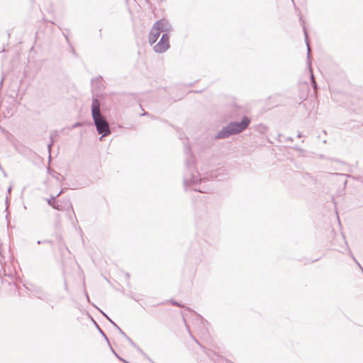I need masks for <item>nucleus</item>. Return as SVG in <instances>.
I'll list each match as a JSON object with an SVG mask.
<instances>
[{
  "label": "nucleus",
  "mask_w": 363,
  "mask_h": 363,
  "mask_svg": "<svg viewBox=\"0 0 363 363\" xmlns=\"http://www.w3.org/2000/svg\"><path fill=\"white\" fill-rule=\"evenodd\" d=\"M43 242H49V241H48V240H45V241H43ZM40 243H42V242H41V241H40V240H38V244H40Z\"/></svg>",
  "instance_id": "29"
},
{
  "label": "nucleus",
  "mask_w": 363,
  "mask_h": 363,
  "mask_svg": "<svg viewBox=\"0 0 363 363\" xmlns=\"http://www.w3.org/2000/svg\"><path fill=\"white\" fill-rule=\"evenodd\" d=\"M311 84L314 90H316L318 88V85L315 81L311 82Z\"/></svg>",
  "instance_id": "21"
},
{
  "label": "nucleus",
  "mask_w": 363,
  "mask_h": 363,
  "mask_svg": "<svg viewBox=\"0 0 363 363\" xmlns=\"http://www.w3.org/2000/svg\"><path fill=\"white\" fill-rule=\"evenodd\" d=\"M53 143H54V140L52 138V135H50V143L48 145V149L49 152H50L51 147L53 145Z\"/></svg>",
  "instance_id": "18"
},
{
  "label": "nucleus",
  "mask_w": 363,
  "mask_h": 363,
  "mask_svg": "<svg viewBox=\"0 0 363 363\" xmlns=\"http://www.w3.org/2000/svg\"><path fill=\"white\" fill-rule=\"evenodd\" d=\"M345 250L346 251H348L349 252V255L352 257V259L354 261V262L356 263L357 262V260L356 259L355 257L354 256V255L352 254V252H351V250H350V248L348 247V246L347 245L346 247H345Z\"/></svg>",
  "instance_id": "13"
},
{
  "label": "nucleus",
  "mask_w": 363,
  "mask_h": 363,
  "mask_svg": "<svg viewBox=\"0 0 363 363\" xmlns=\"http://www.w3.org/2000/svg\"><path fill=\"white\" fill-rule=\"evenodd\" d=\"M66 210L67 211L70 210L72 211V213H73V215H74V220L72 218V217H70V219L72 220V222L73 223V224H74V222L77 221V217L74 215V209H73L72 205V203L70 202H69L67 208Z\"/></svg>",
  "instance_id": "10"
},
{
  "label": "nucleus",
  "mask_w": 363,
  "mask_h": 363,
  "mask_svg": "<svg viewBox=\"0 0 363 363\" xmlns=\"http://www.w3.org/2000/svg\"><path fill=\"white\" fill-rule=\"evenodd\" d=\"M94 324L96 325V326L97 327V329L99 330V329H101V328H99V326L95 321H94Z\"/></svg>",
  "instance_id": "30"
},
{
  "label": "nucleus",
  "mask_w": 363,
  "mask_h": 363,
  "mask_svg": "<svg viewBox=\"0 0 363 363\" xmlns=\"http://www.w3.org/2000/svg\"><path fill=\"white\" fill-rule=\"evenodd\" d=\"M305 33V38H306V45H307V47H308V54H307V58H308V65L310 67V71H311V82H313V81H315V78H314V75L312 72V69H311V63L310 62V48H309V43H308V35H307V33L306 31L305 30L304 31Z\"/></svg>",
  "instance_id": "8"
},
{
  "label": "nucleus",
  "mask_w": 363,
  "mask_h": 363,
  "mask_svg": "<svg viewBox=\"0 0 363 363\" xmlns=\"http://www.w3.org/2000/svg\"><path fill=\"white\" fill-rule=\"evenodd\" d=\"M64 192L63 190H61L58 194H57L56 195H58V196H60L62 193Z\"/></svg>",
  "instance_id": "28"
},
{
  "label": "nucleus",
  "mask_w": 363,
  "mask_h": 363,
  "mask_svg": "<svg viewBox=\"0 0 363 363\" xmlns=\"http://www.w3.org/2000/svg\"><path fill=\"white\" fill-rule=\"evenodd\" d=\"M188 332H189V333L190 336L191 337V338H192V339H193V340H194V341H195L198 345H200V343H199V341H198V340H196V338L192 335V334H191V331H190V330H189V329H188Z\"/></svg>",
  "instance_id": "19"
},
{
  "label": "nucleus",
  "mask_w": 363,
  "mask_h": 363,
  "mask_svg": "<svg viewBox=\"0 0 363 363\" xmlns=\"http://www.w3.org/2000/svg\"><path fill=\"white\" fill-rule=\"evenodd\" d=\"M295 148H296V149H297V150H300V151H303V150H302L301 148H298V147H296Z\"/></svg>",
  "instance_id": "37"
},
{
  "label": "nucleus",
  "mask_w": 363,
  "mask_h": 363,
  "mask_svg": "<svg viewBox=\"0 0 363 363\" xmlns=\"http://www.w3.org/2000/svg\"><path fill=\"white\" fill-rule=\"evenodd\" d=\"M185 160H184V170L183 176L184 186L187 189H192L195 191L201 193H208L209 189L203 186L202 189L196 188L199 182L205 179V177H201L198 170L195 167L196 159L191 152L189 147L186 146L184 148Z\"/></svg>",
  "instance_id": "1"
},
{
  "label": "nucleus",
  "mask_w": 363,
  "mask_h": 363,
  "mask_svg": "<svg viewBox=\"0 0 363 363\" xmlns=\"http://www.w3.org/2000/svg\"><path fill=\"white\" fill-rule=\"evenodd\" d=\"M111 350H112V352H113V354L116 356V355H117V354H116V352L114 351V350H113V348H111Z\"/></svg>",
  "instance_id": "33"
},
{
  "label": "nucleus",
  "mask_w": 363,
  "mask_h": 363,
  "mask_svg": "<svg viewBox=\"0 0 363 363\" xmlns=\"http://www.w3.org/2000/svg\"><path fill=\"white\" fill-rule=\"evenodd\" d=\"M84 294H85V295H86V300H87L88 301H89V296H88V294H87V292H86V291H84Z\"/></svg>",
  "instance_id": "26"
},
{
  "label": "nucleus",
  "mask_w": 363,
  "mask_h": 363,
  "mask_svg": "<svg viewBox=\"0 0 363 363\" xmlns=\"http://www.w3.org/2000/svg\"><path fill=\"white\" fill-rule=\"evenodd\" d=\"M60 174L59 173H57L56 175H54L53 177H55L57 180H59V178L58 177L60 176Z\"/></svg>",
  "instance_id": "27"
},
{
  "label": "nucleus",
  "mask_w": 363,
  "mask_h": 363,
  "mask_svg": "<svg viewBox=\"0 0 363 363\" xmlns=\"http://www.w3.org/2000/svg\"><path fill=\"white\" fill-rule=\"evenodd\" d=\"M288 140H291V141H292V140H293V139H292L291 137L288 138Z\"/></svg>",
  "instance_id": "39"
},
{
  "label": "nucleus",
  "mask_w": 363,
  "mask_h": 363,
  "mask_svg": "<svg viewBox=\"0 0 363 363\" xmlns=\"http://www.w3.org/2000/svg\"><path fill=\"white\" fill-rule=\"evenodd\" d=\"M297 137H298V138H301V137H302V135L299 133L297 135Z\"/></svg>",
  "instance_id": "34"
},
{
  "label": "nucleus",
  "mask_w": 363,
  "mask_h": 363,
  "mask_svg": "<svg viewBox=\"0 0 363 363\" xmlns=\"http://www.w3.org/2000/svg\"><path fill=\"white\" fill-rule=\"evenodd\" d=\"M99 332L105 337L106 340L109 343L108 339L105 335L104 332L101 329H99Z\"/></svg>",
  "instance_id": "20"
},
{
  "label": "nucleus",
  "mask_w": 363,
  "mask_h": 363,
  "mask_svg": "<svg viewBox=\"0 0 363 363\" xmlns=\"http://www.w3.org/2000/svg\"><path fill=\"white\" fill-rule=\"evenodd\" d=\"M202 348L206 355L208 356L212 361H213L215 363H220L219 361L215 359L214 357L216 355L215 352L211 351L206 347H202Z\"/></svg>",
  "instance_id": "9"
},
{
  "label": "nucleus",
  "mask_w": 363,
  "mask_h": 363,
  "mask_svg": "<svg viewBox=\"0 0 363 363\" xmlns=\"http://www.w3.org/2000/svg\"><path fill=\"white\" fill-rule=\"evenodd\" d=\"M169 35L168 33H162L159 42L154 46L155 52L163 53L169 48Z\"/></svg>",
  "instance_id": "4"
},
{
  "label": "nucleus",
  "mask_w": 363,
  "mask_h": 363,
  "mask_svg": "<svg viewBox=\"0 0 363 363\" xmlns=\"http://www.w3.org/2000/svg\"><path fill=\"white\" fill-rule=\"evenodd\" d=\"M116 329L119 331V333H120L121 334H122L123 336H125V337L128 340V341H129L132 345H134V343H133V342L131 340V339H130V338L126 335V334H125V333H124V332L121 329V328H120V327H118Z\"/></svg>",
  "instance_id": "12"
},
{
  "label": "nucleus",
  "mask_w": 363,
  "mask_h": 363,
  "mask_svg": "<svg viewBox=\"0 0 363 363\" xmlns=\"http://www.w3.org/2000/svg\"><path fill=\"white\" fill-rule=\"evenodd\" d=\"M251 120L245 116L240 122L233 121L223 127L215 136L216 139H225L230 135H237L244 131L250 124Z\"/></svg>",
  "instance_id": "3"
},
{
  "label": "nucleus",
  "mask_w": 363,
  "mask_h": 363,
  "mask_svg": "<svg viewBox=\"0 0 363 363\" xmlns=\"http://www.w3.org/2000/svg\"><path fill=\"white\" fill-rule=\"evenodd\" d=\"M185 326H186L187 330L189 329V327L187 326V324H185Z\"/></svg>",
  "instance_id": "43"
},
{
  "label": "nucleus",
  "mask_w": 363,
  "mask_h": 363,
  "mask_svg": "<svg viewBox=\"0 0 363 363\" xmlns=\"http://www.w3.org/2000/svg\"><path fill=\"white\" fill-rule=\"evenodd\" d=\"M154 24L161 33L169 34V33L173 31V27L172 24L167 19H160L157 21Z\"/></svg>",
  "instance_id": "5"
},
{
  "label": "nucleus",
  "mask_w": 363,
  "mask_h": 363,
  "mask_svg": "<svg viewBox=\"0 0 363 363\" xmlns=\"http://www.w3.org/2000/svg\"><path fill=\"white\" fill-rule=\"evenodd\" d=\"M111 350H112V352H113V354L116 356V355H117V354H116V352L114 351V350H113V348H111Z\"/></svg>",
  "instance_id": "32"
},
{
  "label": "nucleus",
  "mask_w": 363,
  "mask_h": 363,
  "mask_svg": "<svg viewBox=\"0 0 363 363\" xmlns=\"http://www.w3.org/2000/svg\"><path fill=\"white\" fill-rule=\"evenodd\" d=\"M100 311L102 313V314L117 328L119 327L117 324H116L105 313H104L102 311L100 310Z\"/></svg>",
  "instance_id": "16"
},
{
  "label": "nucleus",
  "mask_w": 363,
  "mask_h": 363,
  "mask_svg": "<svg viewBox=\"0 0 363 363\" xmlns=\"http://www.w3.org/2000/svg\"><path fill=\"white\" fill-rule=\"evenodd\" d=\"M215 359L219 361L220 363H223V362H226L227 363L230 362V361H227L226 359H224L221 356L216 354V355L214 357Z\"/></svg>",
  "instance_id": "11"
},
{
  "label": "nucleus",
  "mask_w": 363,
  "mask_h": 363,
  "mask_svg": "<svg viewBox=\"0 0 363 363\" xmlns=\"http://www.w3.org/2000/svg\"><path fill=\"white\" fill-rule=\"evenodd\" d=\"M117 358H118L120 360L123 361V362L125 363H128V362H126L125 359H122L120 356H118V354L116 355Z\"/></svg>",
  "instance_id": "25"
},
{
  "label": "nucleus",
  "mask_w": 363,
  "mask_h": 363,
  "mask_svg": "<svg viewBox=\"0 0 363 363\" xmlns=\"http://www.w3.org/2000/svg\"><path fill=\"white\" fill-rule=\"evenodd\" d=\"M342 239L344 240L345 244L347 245V242L345 240V238H342Z\"/></svg>",
  "instance_id": "38"
},
{
  "label": "nucleus",
  "mask_w": 363,
  "mask_h": 363,
  "mask_svg": "<svg viewBox=\"0 0 363 363\" xmlns=\"http://www.w3.org/2000/svg\"><path fill=\"white\" fill-rule=\"evenodd\" d=\"M337 250L339 251V252H341L342 253H345V252L343 250H342L341 249H337Z\"/></svg>",
  "instance_id": "31"
},
{
  "label": "nucleus",
  "mask_w": 363,
  "mask_h": 363,
  "mask_svg": "<svg viewBox=\"0 0 363 363\" xmlns=\"http://www.w3.org/2000/svg\"><path fill=\"white\" fill-rule=\"evenodd\" d=\"M11 191V186H10L9 189H8V192L10 193Z\"/></svg>",
  "instance_id": "35"
},
{
  "label": "nucleus",
  "mask_w": 363,
  "mask_h": 363,
  "mask_svg": "<svg viewBox=\"0 0 363 363\" xmlns=\"http://www.w3.org/2000/svg\"><path fill=\"white\" fill-rule=\"evenodd\" d=\"M357 265L359 267V268L361 269V271L363 273V268L362 267L361 264H359V262L357 261L356 262Z\"/></svg>",
  "instance_id": "23"
},
{
  "label": "nucleus",
  "mask_w": 363,
  "mask_h": 363,
  "mask_svg": "<svg viewBox=\"0 0 363 363\" xmlns=\"http://www.w3.org/2000/svg\"><path fill=\"white\" fill-rule=\"evenodd\" d=\"M170 303L173 305V306H178V307H184V305L181 304L180 303L174 301V300H171L170 301Z\"/></svg>",
  "instance_id": "17"
},
{
  "label": "nucleus",
  "mask_w": 363,
  "mask_h": 363,
  "mask_svg": "<svg viewBox=\"0 0 363 363\" xmlns=\"http://www.w3.org/2000/svg\"><path fill=\"white\" fill-rule=\"evenodd\" d=\"M38 297L39 298L44 299V298H43V296H38Z\"/></svg>",
  "instance_id": "36"
},
{
  "label": "nucleus",
  "mask_w": 363,
  "mask_h": 363,
  "mask_svg": "<svg viewBox=\"0 0 363 363\" xmlns=\"http://www.w3.org/2000/svg\"><path fill=\"white\" fill-rule=\"evenodd\" d=\"M345 250L346 251H348L349 252V255L352 257V259L354 261V262L356 263L357 262V260L356 259L355 257L354 256V255L352 254V252H351V250H350V248L348 247V246L347 245L346 247H345Z\"/></svg>",
  "instance_id": "14"
},
{
  "label": "nucleus",
  "mask_w": 363,
  "mask_h": 363,
  "mask_svg": "<svg viewBox=\"0 0 363 363\" xmlns=\"http://www.w3.org/2000/svg\"><path fill=\"white\" fill-rule=\"evenodd\" d=\"M101 104L99 99L94 98L91 102V116L97 133L101 135L100 140L111 133L110 125L106 118L101 114Z\"/></svg>",
  "instance_id": "2"
},
{
  "label": "nucleus",
  "mask_w": 363,
  "mask_h": 363,
  "mask_svg": "<svg viewBox=\"0 0 363 363\" xmlns=\"http://www.w3.org/2000/svg\"><path fill=\"white\" fill-rule=\"evenodd\" d=\"M65 38H66L67 41H68V38H67V36H66V35H65Z\"/></svg>",
  "instance_id": "42"
},
{
  "label": "nucleus",
  "mask_w": 363,
  "mask_h": 363,
  "mask_svg": "<svg viewBox=\"0 0 363 363\" xmlns=\"http://www.w3.org/2000/svg\"><path fill=\"white\" fill-rule=\"evenodd\" d=\"M160 33L161 32L160 30H158L155 25L153 24L149 33V43L151 45L156 43L160 35Z\"/></svg>",
  "instance_id": "6"
},
{
  "label": "nucleus",
  "mask_w": 363,
  "mask_h": 363,
  "mask_svg": "<svg viewBox=\"0 0 363 363\" xmlns=\"http://www.w3.org/2000/svg\"><path fill=\"white\" fill-rule=\"evenodd\" d=\"M345 250L346 251H348L349 252V255L352 257V259L354 261V262L356 263L357 262V260L356 259L355 257L354 256V255L352 254V252H351V250H350V248L348 247V246L347 245L346 247H345Z\"/></svg>",
  "instance_id": "15"
},
{
  "label": "nucleus",
  "mask_w": 363,
  "mask_h": 363,
  "mask_svg": "<svg viewBox=\"0 0 363 363\" xmlns=\"http://www.w3.org/2000/svg\"><path fill=\"white\" fill-rule=\"evenodd\" d=\"M117 358H118L120 360L123 361V362L125 363H128V362H126L125 359H122L120 356H118V354L116 355Z\"/></svg>",
  "instance_id": "24"
},
{
  "label": "nucleus",
  "mask_w": 363,
  "mask_h": 363,
  "mask_svg": "<svg viewBox=\"0 0 363 363\" xmlns=\"http://www.w3.org/2000/svg\"><path fill=\"white\" fill-rule=\"evenodd\" d=\"M78 125H79V123H77V124H75V125H74V127H77V126H78Z\"/></svg>",
  "instance_id": "41"
},
{
  "label": "nucleus",
  "mask_w": 363,
  "mask_h": 363,
  "mask_svg": "<svg viewBox=\"0 0 363 363\" xmlns=\"http://www.w3.org/2000/svg\"><path fill=\"white\" fill-rule=\"evenodd\" d=\"M259 128H260V131H262V132L265 131V130H266V129H267V128H266V126H265V125H262V124H261V125H259Z\"/></svg>",
  "instance_id": "22"
},
{
  "label": "nucleus",
  "mask_w": 363,
  "mask_h": 363,
  "mask_svg": "<svg viewBox=\"0 0 363 363\" xmlns=\"http://www.w3.org/2000/svg\"><path fill=\"white\" fill-rule=\"evenodd\" d=\"M145 115H147V113L145 112L144 113L142 114V116H145Z\"/></svg>",
  "instance_id": "40"
},
{
  "label": "nucleus",
  "mask_w": 363,
  "mask_h": 363,
  "mask_svg": "<svg viewBox=\"0 0 363 363\" xmlns=\"http://www.w3.org/2000/svg\"><path fill=\"white\" fill-rule=\"evenodd\" d=\"M58 195H51L50 198L47 199V203L49 206H52L54 209L62 211V208L56 202V199Z\"/></svg>",
  "instance_id": "7"
}]
</instances>
